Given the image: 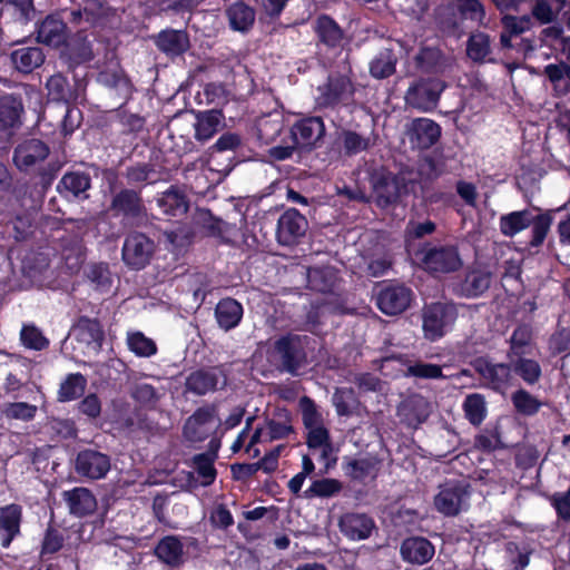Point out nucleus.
I'll list each match as a JSON object with an SVG mask.
<instances>
[{
  "instance_id": "nucleus-1",
  "label": "nucleus",
  "mask_w": 570,
  "mask_h": 570,
  "mask_svg": "<svg viewBox=\"0 0 570 570\" xmlns=\"http://www.w3.org/2000/svg\"><path fill=\"white\" fill-rule=\"evenodd\" d=\"M552 210L542 212L539 208L515 210L499 218V229L507 237H513L531 227L529 245L541 247L550 233L553 223Z\"/></svg>"
},
{
  "instance_id": "nucleus-2",
  "label": "nucleus",
  "mask_w": 570,
  "mask_h": 570,
  "mask_svg": "<svg viewBox=\"0 0 570 570\" xmlns=\"http://www.w3.org/2000/svg\"><path fill=\"white\" fill-rule=\"evenodd\" d=\"M315 108L320 111L337 110L354 101L355 85L350 76L332 71L316 89Z\"/></svg>"
},
{
  "instance_id": "nucleus-3",
  "label": "nucleus",
  "mask_w": 570,
  "mask_h": 570,
  "mask_svg": "<svg viewBox=\"0 0 570 570\" xmlns=\"http://www.w3.org/2000/svg\"><path fill=\"white\" fill-rule=\"evenodd\" d=\"M193 226L197 232V242L203 238H212L217 245L237 247L245 240L242 228L215 216L209 209L200 210L195 217Z\"/></svg>"
},
{
  "instance_id": "nucleus-4",
  "label": "nucleus",
  "mask_w": 570,
  "mask_h": 570,
  "mask_svg": "<svg viewBox=\"0 0 570 570\" xmlns=\"http://www.w3.org/2000/svg\"><path fill=\"white\" fill-rule=\"evenodd\" d=\"M163 151L158 148H151L147 161H135L128 165L122 173L129 188L142 190L149 185L161 181L167 171L160 164Z\"/></svg>"
},
{
  "instance_id": "nucleus-5",
  "label": "nucleus",
  "mask_w": 570,
  "mask_h": 570,
  "mask_svg": "<svg viewBox=\"0 0 570 570\" xmlns=\"http://www.w3.org/2000/svg\"><path fill=\"white\" fill-rule=\"evenodd\" d=\"M416 179H406L403 174H381L373 178L375 203L381 208L396 204L403 195L415 193Z\"/></svg>"
},
{
  "instance_id": "nucleus-6",
  "label": "nucleus",
  "mask_w": 570,
  "mask_h": 570,
  "mask_svg": "<svg viewBox=\"0 0 570 570\" xmlns=\"http://www.w3.org/2000/svg\"><path fill=\"white\" fill-rule=\"evenodd\" d=\"M109 210L114 217L130 225H138L147 217L141 191L136 188L126 187L117 191L110 200Z\"/></svg>"
},
{
  "instance_id": "nucleus-7",
  "label": "nucleus",
  "mask_w": 570,
  "mask_h": 570,
  "mask_svg": "<svg viewBox=\"0 0 570 570\" xmlns=\"http://www.w3.org/2000/svg\"><path fill=\"white\" fill-rule=\"evenodd\" d=\"M456 318L455 308L443 303L426 305L422 312V327L425 338L438 341L451 328Z\"/></svg>"
},
{
  "instance_id": "nucleus-8",
  "label": "nucleus",
  "mask_w": 570,
  "mask_h": 570,
  "mask_svg": "<svg viewBox=\"0 0 570 570\" xmlns=\"http://www.w3.org/2000/svg\"><path fill=\"white\" fill-rule=\"evenodd\" d=\"M326 127L322 117L307 116L298 118L289 129L292 142L299 151H311L318 146L324 138Z\"/></svg>"
},
{
  "instance_id": "nucleus-9",
  "label": "nucleus",
  "mask_w": 570,
  "mask_h": 570,
  "mask_svg": "<svg viewBox=\"0 0 570 570\" xmlns=\"http://www.w3.org/2000/svg\"><path fill=\"white\" fill-rule=\"evenodd\" d=\"M413 299V291L404 284L385 283L375 297L376 307L387 316L406 311Z\"/></svg>"
},
{
  "instance_id": "nucleus-10",
  "label": "nucleus",
  "mask_w": 570,
  "mask_h": 570,
  "mask_svg": "<svg viewBox=\"0 0 570 570\" xmlns=\"http://www.w3.org/2000/svg\"><path fill=\"white\" fill-rule=\"evenodd\" d=\"M75 472L82 479H104L111 469V459L108 454L96 449H82L75 458Z\"/></svg>"
},
{
  "instance_id": "nucleus-11",
  "label": "nucleus",
  "mask_w": 570,
  "mask_h": 570,
  "mask_svg": "<svg viewBox=\"0 0 570 570\" xmlns=\"http://www.w3.org/2000/svg\"><path fill=\"white\" fill-rule=\"evenodd\" d=\"M24 105L21 94L4 92L0 95V137L11 139L22 126Z\"/></svg>"
},
{
  "instance_id": "nucleus-12",
  "label": "nucleus",
  "mask_w": 570,
  "mask_h": 570,
  "mask_svg": "<svg viewBox=\"0 0 570 570\" xmlns=\"http://www.w3.org/2000/svg\"><path fill=\"white\" fill-rule=\"evenodd\" d=\"M473 370L481 376L485 385L498 392H505L511 385L513 372L511 362L493 363L488 357H476L471 362Z\"/></svg>"
},
{
  "instance_id": "nucleus-13",
  "label": "nucleus",
  "mask_w": 570,
  "mask_h": 570,
  "mask_svg": "<svg viewBox=\"0 0 570 570\" xmlns=\"http://www.w3.org/2000/svg\"><path fill=\"white\" fill-rule=\"evenodd\" d=\"M274 352L281 360L279 370L291 375L297 374L306 357L302 340L296 334H286L278 337L274 342Z\"/></svg>"
},
{
  "instance_id": "nucleus-14",
  "label": "nucleus",
  "mask_w": 570,
  "mask_h": 570,
  "mask_svg": "<svg viewBox=\"0 0 570 570\" xmlns=\"http://www.w3.org/2000/svg\"><path fill=\"white\" fill-rule=\"evenodd\" d=\"M49 146L38 138L24 139L13 150V164L22 173L42 164L49 156Z\"/></svg>"
},
{
  "instance_id": "nucleus-15",
  "label": "nucleus",
  "mask_w": 570,
  "mask_h": 570,
  "mask_svg": "<svg viewBox=\"0 0 570 570\" xmlns=\"http://www.w3.org/2000/svg\"><path fill=\"white\" fill-rule=\"evenodd\" d=\"M342 469L351 481L366 485L377 479L381 460L370 454L358 458L344 456Z\"/></svg>"
},
{
  "instance_id": "nucleus-16",
  "label": "nucleus",
  "mask_w": 570,
  "mask_h": 570,
  "mask_svg": "<svg viewBox=\"0 0 570 570\" xmlns=\"http://www.w3.org/2000/svg\"><path fill=\"white\" fill-rule=\"evenodd\" d=\"M441 91L442 86L440 81L420 79L409 87L405 94V101L415 109L430 111L436 107Z\"/></svg>"
},
{
  "instance_id": "nucleus-17",
  "label": "nucleus",
  "mask_w": 570,
  "mask_h": 570,
  "mask_svg": "<svg viewBox=\"0 0 570 570\" xmlns=\"http://www.w3.org/2000/svg\"><path fill=\"white\" fill-rule=\"evenodd\" d=\"M308 223L296 208L285 210L278 218L276 237L283 246H294L305 236Z\"/></svg>"
},
{
  "instance_id": "nucleus-18",
  "label": "nucleus",
  "mask_w": 570,
  "mask_h": 570,
  "mask_svg": "<svg viewBox=\"0 0 570 570\" xmlns=\"http://www.w3.org/2000/svg\"><path fill=\"white\" fill-rule=\"evenodd\" d=\"M312 29L314 31L317 46L325 47L328 50H336L343 47L345 31L330 14H318L313 21Z\"/></svg>"
},
{
  "instance_id": "nucleus-19",
  "label": "nucleus",
  "mask_w": 570,
  "mask_h": 570,
  "mask_svg": "<svg viewBox=\"0 0 570 570\" xmlns=\"http://www.w3.org/2000/svg\"><path fill=\"white\" fill-rule=\"evenodd\" d=\"M78 343L85 344L95 352H100L105 342V331L98 318L80 315L71 328Z\"/></svg>"
},
{
  "instance_id": "nucleus-20",
  "label": "nucleus",
  "mask_w": 570,
  "mask_h": 570,
  "mask_svg": "<svg viewBox=\"0 0 570 570\" xmlns=\"http://www.w3.org/2000/svg\"><path fill=\"white\" fill-rule=\"evenodd\" d=\"M338 527L344 537L353 541L368 539L376 529L374 519L360 512H345L338 520Z\"/></svg>"
},
{
  "instance_id": "nucleus-21",
  "label": "nucleus",
  "mask_w": 570,
  "mask_h": 570,
  "mask_svg": "<svg viewBox=\"0 0 570 570\" xmlns=\"http://www.w3.org/2000/svg\"><path fill=\"white\" fill-rule=\"evenodd\" d=\"M223 372L218 367H200L191 371L185 379V393L204 396L218 390Z\"/></svg>"
},
{
  "instance_id": "nucleus-22",
  "label": "nucleus",
  "mask_w": 570,
  "mask_h": 570,
  "mask_svg": "<svg viewBox=\"0 0 570 570\" xmlns=\"http://www.w3.org/2000/svg\"><path fill=\"white\" fill-rule=\"evenodd\" d=\"M400 554L406 563L423 566L432 560L435 554V548L429 539L412 535L401 542Z\"/></svg>"
},
{
  "instance_id": "nucleus-23",
  "label": "nucleus",
  "mask_w": 570,
  "mask_h": 570,
  "mask_svg": "<svg viewBox=\"0 0 570 570\" xmlns=\"http://www.w3.org/2000/svg\"><path fill=\"white\" fill-rule=\"evenodd\" d=\"M23 509L18 503L0 507V543L9 548L12 541L21 534Z\"/></svg>"
},
{
  "instance_id": "nucleus-24",
  "label": "nucleus",
  "mask_w": 570,
  "mask_h": 570,
  "mask_svg": "<svg viewBox=\"0 0 570 570\" xmlns=\"http://www.w3.org/2000/svg\"><path fill=\"white\" fill-rule=\"evenodd\" d=\"M409 138L413 146L425 150L434 146L441 137V127L429 118H415L409 128Z\"/></svg>"
},
{
  "instance_id": "nucleus-25",
  "label": "nucleus",
  "mask_w": 570,
  "mask_h": 570,
  "mask_svg": "<svg viewBox=\"0 0 570 570\" xmlns=\"http://www.w3.org/2000/svg\"><path fill=\"white\" fill-rule=\"evenodd\" d=\"M155 237L158 244L183 249L197 242V232L193 224L177 222L169 229H158Z\"/></svg>"
},
{
  "instance_id": "nucleus-26",
  "label": "nucleus",
  "mask_w": 570,
  "mask_h": 570,
  "mask_svg": "<svg viewBox=\"0 0 570 570\" xmlns=\"http://www.w3.org/2000/svg\"><path fill=\"white\" fill-rule=\"evenodd\" d=\"M422 267L430 274L450 273L461 266L459 252H414Z\"/></svg>"
},
{
  "instance_id": "nucleus-27",
  "label": "nucleus",
  "mask_w": 570,
  "mask_h": 570,
  "mask_svg": "<svg viewBox=\"0 0 570 570\" xmlns=\"http://www.w3.org/2000/svg\"><path fill=\"white\" fill-rule=\"evenodd\" d=\"M91 188V176L81 170L66 171L57 184V191L65 198L85 200L89 197L87 191Z\"/></svg>"
},
{
  "instance_id": "nucleus-28",
  "label": "nucleus",
  "mask_w": 570,
  "mask_h": 570,
  "mask_svg": "<svg viewBox=\"0 0 570 570\" xmlns=\"http://www.w3.org/2000/svg\"><path fill=\"white\" fill-rule=\"evenodd\" d=\"M37 224L31 214L24 212L8 220L1 230L2 237L14 244H27L35 237Z\"/></svg>"
},
{
  "instance_id": "nucleus-29",
  "label": "nucleus",
  "mask_w": 570,
  "mask_h": 570,
  "mask_svg": "<svg viewBox=\"0 0 570 570\" xmlns=\"http://www.w3.org/2000/svg\"><path fill=\"white\" fill-rule=\"evenodd\" d=\"M37 40L40 43L58 48L66 43L67 24L58 13L48 14L37 26Z\"/></svg>"
},
{
  "instance_id": "nucleus-30",
  "label": "nucleus",
  "mask_w": 570,
  "mask_h": 570,
  "mask_svg": "<svg viewBox=\"0 0 570 570\" xmlns=\"http://www.w3.org/2000/svg\"><path fill=\"white\" fill-rule=\"evenodd\" d=\"M155 45L159 51L175 58L189 50L190 40L185 30L165 29L155 37Z\"/></svg>"
},
{
  "instance_id": "nucleus-31",
  "label": "nucleus",
  "mask_w": 570,
  "mask_h": 570,
  "mask_svg": "<svg viewBox=\"0 0 570 570\" xmlns=\"http://www.w3.org/2000/svg\"><path fill=\"white\" fill-rule=\"evenodd\" d=\"M213 419V411L209 407H198L185 422L183 436L189 443L205 441L210 432L207 424Z\"/></svg>"
},
{
  "instance_id": "nucleus-32",
  "label": "nucleus",
  "mask_w": 570,
  "mask_h": 570,
  "mask_svg": "<svg viewBox=\"0 0 570 570\" xmlns=\"http://www.w3.org/2000/svg\"><path fill=\"white\" fill-rule=\"evenodd\" d=\"M184 543L175 534L163 537L154 548L155 557L170 568H179L184 563Z\"/></svg>"
},
{
  "instance_id": "nucleus-33",
  "label": "nucleus",
  "mask_w": 570,
  "mask_h": 570,
  "mask_svg": "<svg viewBox=\"0 0 570 570\" xmlns=\"http://www.w3.org/2000/svg\"><path fill=\"white\" fill-rule=\"evenodd\" d=\"M70 514L82 518L94 513L97 509V500L87 488H73L62 493Z\"/></svg>"
},
{
  "instance_id": "nucleus-34",
  "label": "nucleus",
  "mask_w": 570,
  "mask_h": 570,
  "mask_svg": "<svg viewBox=\"0 0 570 570\" xmlns=\"http://www.w3.org/2000/svg\"><path fill=\"white\" fill-rule=\"evenodd\" d=\"M62 58L68 70L73 72V77L77 78L76 69L89 63L95 58L92 45L87 38L73 39L66 46Z\"/></svg>"
},
{
  "instance_id": "nucleus-35",
  "label": "nucleus",
  "mask_w": 570,
  "mask_h": 570,
  "mask_svg": "<svg viewBox=\"0 0 570 570\" xmlns=\"http://www.w3.org/2000/svg\"><path fill=\"white\" fill-rule=\"evenodd\" d=\"M52 264L53 257H49L48 252H26L21 258V271L26 277L31 279L52 278L50 276Z\"/></svg>"
},
{
  "instance_id": "nucleus-36",
  "label": "nucleus",
  "mask_w": 570,
  "mask_h": 570,
  "mask_svg": "<svg viewBox=\"0 0 570 570\" xmlns=\"http://www.w3.org/2000/svg\"><path fill=\"white\" fill-rule=\"evenodd\" d=\"M87 252H53L52 278L77 275L86 262Z\"/></svg>"
},
{
  "instance_id": "nucleus-37",
  "label": "nucleus",
  "mask_w": 570,
  "mask_h": 570,
  "mask_svg": "<svg viewBox=\"0 0 570 570\" xmlns=\"http://www.w3.org/2000/svg\"><path fill=\"white\" fill-rule=\"evenodd\" d=\"M10 59L18 72L29 75L42 66L46 56L40 47H21L11 52Z\"/></svg>"
},
{
  "instance_id": "nucleus-38",
  "label": "nucleus",
  "mask_w": 570,
  "mask_h": 570,
  "mask_svg": "<svg viewBox=\"0 0 570 570\" xmlns=\"http://www.w3.org/2000/svg\"><path fill=\"white\" fill-rule=\"evenodd\" d=\"M463 502V487L442 485L439 493L434 497L435 509L444 515H456L460 512Z\"/></svg>"
},
{
  "instance_id": "nucleus-39",
  "label": "nucleus",
  "mask_w": 570,
  "mask_h": 570,
  "mask_svg": "<svg viewBox=\"0 0 570 570\" xmlns=\"http://www.w3.org/2000/svg\"><path fill=\"white\" fill-rule=\"evenodd\" d=\"M337 281L336 269L328 266H312L306 271L307 287L320 293L333 292Z\"/></svg>"
},
{
  "instance_id": "nucleus-40",
  "label": "nucleus",
  "mask_w": 570,
  "mask_h": 570,
  "mask_svg": "<svg viewBox=\"0 0 570 570\" xmlns=\"http://www.w3.org/2000/svg\"><path fill=\"white\" fill-rule=\"evenodd\" d=\"M243 306L235 298H222L215 307V317L220 328L230 331L238 326L243 318Z\"/></svg>"
},
{
  "instance_id": "nucleus-41",
  "label": "nucleus",
  "mask_w": 570,
  "mask_h": 570,
  "mask_svg": "<svg viewBox=\"0 0 570 570\" xmlns=\"http://www.w3.org/2000/svg\"><path fill=\"white\" fill-rule=\"evenodd\" d=\"M567 58L569 62L550 63L543 70L558 96L570 94V47L568 48Z\"/></svg>"
},
{
  "instance_id": "nucleus-42",
  "label": "nucleus",
  "mask_w": 570,
  "mask_h": 570,
  "mask_svg": "<svg viewBox=\"0 0 570 570\" xmlns=\"http://www.w3.org/2000/svg\"><path fill=\"white\" fill-rule=\"evenodd\" d=\"M224 119L222 110L210 109L198 111L195 122V138L198 141H207L214 137Z\"/></svg>"
},
{
  "instance_id": "nucleus-43",
  "label": "nucleus",
  "mask_w": 570,
  "mask_h": 570,
  "mask_svg": "<svg viewBox=\"0 0 570 570\" xmlns=\"http://www.w3.org/2000/svg\"><path fill=\"white\" fill-rule=\"evenodd\" d=\"M87 377L80 373H69L59 384L57 391V401L60 403H67L76 401L83 396L87 389Z\"/></svg>"
},
{
  "instance_id": "nucleus-44",
  "label": "nucleus",
  "mask_w": 570,
  "mask_h": 570,
  "mask_svg": "<svg viewBox=\"0 0 570 570\" xmlns=\"http://www.w3.org/2000/svg\"><path fill=\"white\" fill-rule=\"evenodd\" d=\"M284 128V117L278 114H267L257 118L255 122L256 136L261 144L274 142Z\"/></svg>"
},
{
  "instance_id": "nucleus-45",
  "label": "nucleus",
  "mask_w": 570,
  "mask_h": 570,
  "mask_svg": "<svg viewBox=\"0 0 570 570\" xmlns=\"http://www.w3.org/2000/svg\"><path fill=\"white\" fill-rule=\"evenodd\" d=\"M217 458L218 448L195 454L191 458V466L196 470L198 476L202 479L200 483L203 487H209L215 482L217 478V470L214 463Z\"/></svg>"
},
{
  "instance_id": "nucleus-46",
  "label": "nucleus",
  "mask_w": 570,
  "mask_h": 570,
  "mask_svg": "<svg viewBox=\"0 0 570 570\" xmlns=\"http://www.w3.org/2000/svg\"><path fill=\"white\" fill-rule=\"evenodd\" d=\"M157 206L167 216H180L187 213L189 203L175 186H170L157 198Z\"/></svg>"
},
{
  "instance_id": "nucleus-47",
  "label": "nucleus",
  "mask_w": 570,
  "mask_h": 570,
  "mask_svg": "<svg viewBox=\"0 0 570 570\" xmlns=\"http://www.w3.org/2000/svg\"><path fill=\"white\" fill-rule=\"evenodd\" d=\"M61 166L57 161L39 165L30 176L29 184L40 196H45L58 176Z\"/></svg>"
},
{
  "instance_id": "nucleus-48",
  "label": "nucleus",
  "mask_w": 570,
  "mask_h": 570,
  "mask_svg": "<svg viewBox=\"0 0 570 570\" xmlns=\"http://www.w3.org/2000/svg\"><path fill=\"white\" fill-rule=\"evenodd\" d=\"M512 372L522 379L528 385L538 383L542 375V370L538 361L528 357V355H518L509 357Z\"/></svg>"
},
{
  "instance_id": "nucleus-49",
  "label": "nucleus",
  "mask_w": 570,
  "mask_h": 570,
  "mask_svg": "<svg viewBox=\"0 0 570 570\" xmlns=\"http://www.w3.org/2000/svg\"><path fill=\"white\" fill-rule=\"evenodd\" d=\"M46 88L48 91V98L51 101L63 102L68 106L77 98V95L70 87L67 77L60 72L55 73L47 79Z\"/></svg>"
},
{
  "instance_id": "nucleus-50",
  "label": "nucleus",
  "mask_w": 570,
  "mask_h": 570,
  "mask_svg": "<svg viewBox=\"0 0 570 570\" xmlns=\"http://www.w3.org/2000/svg\"><path fill=\"white\" fill-rule=\"evenodd\" d=\"M226 14L230 28L236 31L249 30L255 21L254 9L243 1L230 4L226 10Z\"/></svg>"
},
{
  "instance_id": "nucleus-51",
  "label": "nucleus",
  "mask_w": 570,
  "mask_h": 570,
  "mask_svg": "<svg viewBox=\"0 0 570 570\" xmlns=\"http://www.w3.org/2000/svg\"><path fill=\"white\" fill-rule=\"evenodd\" d=\"M414 63L423 73H439L443 66V53L434 47H421L414 57Z\"/></svg>"
},
{
  "instance_id": "nucleus-52",
  "label": "nucleus",
  "mask_w": 570,
  "mask_h": 570,
  "mask_svg": "<svg viewBox=\"0 0 570 570\" xmlns=\"http://www.w3.org/2000/svg\"><path fill=\"white\" fill-rule=\"evenodd\" d=\"M148 10L155 16H179L191 12L194 0H147Z\"/></svg>"
},
{
  "instance_id": "nucleus-53",
  "label": "nucleus",
  "mask_w": 570,
  "mask_h": 570,
  "mask_svg": "<svg viewBox=\"0 0 570 570\" xmlns=\"http://www.w3.org/2000/svg\"><path fill=\"white\" fill-rule=\"evenodd\" d=\"M360 258L365 265L364 273L366 276L381 277L385 275L393 265L392 258L387 252L377 254L375 252H360Z\"/></svg>"
},
{
  "instance_id": "nucleus-54",
  "label": "nucleus",
  "mask_w": 570,
  "mask_h": 570,
  "mask_svg": "<svg viewBox=\"0 0 570 570\" xmlns=\"http://www.w3.org/2000/svg\"><path fill=\"white\" fill-rule=\"evenodd\" d=\"M397 58L392 49L381 50L370 62V73L376 79L391 77L396 70Z\"/></svg>"
},
{
  "instance_id": "nucleus-55",
  "label": "nucleus",
  "mask_w": 570,
  "mask_h": 570,
  "mask_svg": "<svg viewBox=\"0 0 570 570\" xmlns=\"http://www.w3.org/2000/svg\"><path fill=\"white\" fill-rule=\"evenodd\" d=\"M436 20L446 30H455L463 20V0L441 4L436 9Z\"/></svg>"
},
{
  "instance_id": "nucleus-56",
  "label": "nucleus",
  "mask_w": 570,
  "mask_h": 570,
  "mask_svg": "<svg viewBox=\"0 0 570 570\" xmlns=\"http://www.w3.org/2000/svg\"><path fill=\"white\" fill-rule=\"evenodd\" d=\"M86 279L99 292H108L112 284L111 273L107 263H92L85 268Z\"/></svg>"
},
{
  "instance_id": "nucleus-57",
  "label": "nucleus",
  "mask_w": 570,
  "mask_h": 570,
  "mask_svg": "<svg viewBox=\"0 0 570 570\" xmlns=\"http://www.w3.org/2000/svg\"><path fill=\"white\" fill-rule=\"evenodd\" d=\"M343 489V484L337 479L323 478L312 482L308 489L303 493L305 499L322 498L327 499L337 495Z\"/></svg>"
},
{
  "instance_id": "nucleus-58",
  "label": "nucleus",
  "mask_w": 570,
  "mask_h": 570,
  "mask_svg": "<svg viewBox=\"0 0 570 570\" xmlns=\"http://www.w3.org/2000/svg\"><path fill=\"white\" fill-rule=\"evenodd\" d=\"M65 544L63 531L51 520L43 533L40 547L42 558L58 553Z\"/></svg>"
},
{
  "instance_id": "nucleus-59",
  "label": "nucleus",
  "mask_w": 570,
  "mask_h": 570,
  "mask_svg": "<svg viewBox=\"0 0 570 570\" xmlns=\"http://www.w3.org/2000/svg\"><path fill=\"white\" fill-rule=\"evenodd\" d=\"M341 140L344 154L350 157L368 150L373 145L371 137L363 136L351 129L342 130Z\"/></svg>"
},
{
  "instance_id": "nucleus-60",
  "label": "nucleus",
  "mask_w": 570,
  "mask_h": 570,
  "mask_svg": "<svg viewBox=\"0 0 570 570\" xmlns=\"http://www.w3.org/2000/svg\"><path fill=\"white\" fill-rule=\"evenodd\" d=\"M127 345L129 351L138 357H150L158 351L155 341L147 337L140 331L129 332L127 334Z\"/></svg>"
},
{
  "instance_id": "nucleus-61",
  "label": "nucleus",
  "mask_w": 570,
  "mask_h": 570,
  "mask_svg": "<svg viewBox=\"0 0 570 570\" xmlns=\"http://www.w3.org/2000/svg\"><path fill=\"white\" fill-rule=\"evenodd\" d=\"M533 346L531 344V332L527 326H519L510 338V351L508 357L518 355H531Z\"/></svg>"
},
{
  "instance_id": "nucleus-62",
  "label": "nucleus",
  "mask_w": 570,
  "mask_h": 570,
  "mask_svg": "<svg viewBox=\"0 0 570 570\" xmlns=\"http://www.w3.org/2000/svg\"><path fill=\"white\" fill-rule=\"evenodd\" d=\"M465 51L474 61H484L491 51L489 36L483 32L471 35Z\"/></svg>"
},
{
  "instance_id": "nucleus-63",
  "label": "nucleus",
  "mask_w": 570,
  "mask_h": 570,
  "mask_svg": "<svg viewBox=\"0 0 570 570\" xmlns=\"http://www.w3.org/2000/svg\"><path fill=\"white\" fill-rule=\"evenodd\" d=\"M333 403L338 416H351L353 407L358 404L353 389H337L333 395Z\"/></svg>"
},
{
  "instance_id": "nucleus-64",
  "label": "nucleus",
  "mask_w": 570,
  "mask_h": 570,
  "mask_svg": "<svg viewBox=\"0 0 570 570\" xmlns=\"http://www.w3.org/2000/svg\"><path fill=\"white\" fill-rule=\"evenodd\" d=\"M119 124L121 125V135L136 138L145 130L146 119L138 114H131L127 110L118 111Z\"/></svg>"
}]
</instances>
